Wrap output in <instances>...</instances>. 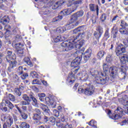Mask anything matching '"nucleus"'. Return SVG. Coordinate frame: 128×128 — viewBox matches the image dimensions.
I'll list each match as a JSON object with an SVG mask.
<instances>
[{
  "instance_id": "44",
  "label": "nucleus",
  "mask_w": 128,
  "mask_h": 128,
  "mask_svg": "<svg viewBox=\"0 0 128 128\" xmlns=\"http://www.w3.org/2000/svg\"><path fill=\"white\" fill-rule=\"evenodd\" d=\"M104 38H106V40L110 38V28H107L105 30L104 35Z\"/></svg>"
},
{
  "instance_id": "63",
  "label": "nucleus",
  "mask_w": 128,
  "mask_h": 128,
  "mask_svg": "<svg viewBox=\"0 0 128 128\" xmlns=\"http://www.w3.org/2000/svg\"><path fill=\"white\" fill-rule=\"evenodd\" d=\"M50 36H52H52H54V34H56V31L54 30H50Z\"/></svg>"
},
{
  "instance_id": "1",
  "label": "nucleus",
  "mask_w": 128,
  "mask_h": 128,
  "mask_svg": "<svg viewBox=\"0 0 128 128\" xmlns=\"http://www.w3.org/2000/svg\"><path fill=\"white\" fill-rule=\"evenodd\" d=\"M89 74L96 79L93 82L94 86H96V84H106L110 80V78L106 76V74L104 72H98L94 68H90Z\"/></svg>"
},
{
  "instance_id": "20",
  "label": "nucleus",
  "mask_w": 128,
  "mask_h": 128,
  "mask_svg": "<svg viewBox=\"0 0 128 128\" xmlns=\"http://www.w3.org/2000/svg\"><path fill=\"white\" fill-rule=\"evenodd\" d=\"M92 54L90 52V50H87L84 54V60L82 61L83 64H86V62L90 60V58Z\"/></svg>"
},
{
  "instance_id": "40",
  "label": "nucleus",
  "mask_w": 128,
  "mask_h": 128,
  "mask_svg": "<svg viewBox=\"0 0 128 128\" xmlns=\"http://www.w3.org/2000/svg\"><path fill=\"white\" fill-rule=\"evenodd\" d=\"M20 29L18 28V27L16 26V24H14V26L12 27V34H16V33L18 32H19Z\"/></svg>"
},
{
  "instance_id": "58",
  "label": "nucleus",
  "mask_w": 128,
  "mask_h": 128,
  "mask_svg": "<svg viewBox=\"0 0 128 128\" xmlns=\"http://www.w3.org/2000/svg\"><path fill=\"white\" fill-rule=\"evenodd\" d=\"M15 108L19 113L22 114V109L20 107V104H15Z\"/></svg>"
},
{
  "instance_id": "11",
  "label": "nucleus",
  "mask_w": 128,
  "mask_h": 128,
  "mask_svg": "<svg viewBox=\"0 0 128 128\" xmlns=\"http://www.w3.org/2000/svg\"><path fill=\"white\" fill-rule=\"evenodd\" d=\"M115 52L117 56H122L123 54L126 52V48L124 47L122 44L118 45L117 48H116Z\"/></svg>"
},
{
  "instance_id": "64",
  "label": "nucleus",
  "mask_w": 128,
  "mask_h": 128,
  "mask_svg": "<svg viewBox=\"0 0 128 128\" xmlns=\"http://www.w3.org/2000/svg\"><path fill=\"white\" fill-rule=\"evenodd\" d=\"M21 108H22L23 112H26L28 110V106H22Z\"/></svg>"
},
{
  "instance_id": "50",
  "label": "nucleus",
  "mask_w": 128,
  "mask_h": 128,
  "mask_svg": "<svg viewBox=\"0 0 128 128\" xmlns=\"http://www.w3.org/2000/svg\"><path fill=\"white\" fill-rule=\"evenodd\" d=\"M20 116L22 120H27L28 118V114L24 112H21V113H20Z\"/></svg>"
},
{
  "instance_id": "15",
  "label": "nucleus",
  "mask_w": 128,
  "mask_h": 128,
  "mask_svg": "<svg viewBox=\"0 0 128 128\" xmlns=\"http://www.w3.org/2000/svg\"><path fill=\"white\" fill-rule=\"evenodd\" d=\"M86 36V32H83L82 33H78V35L76 36H72L71 38H72L71 40L72 42H76V40H82Z\"/></svg>"
},
{
  "instance_id": "8",
  "label": "nucleus",
  "mask_w": 128,
  "mask_h": 128,
  "mask_svg": "<svg viewBox=\"0 0 128 128\" xmlns=\"http://www.w3.org/2000/svg\"><path fill=\"white\" fill-rule=\"evenodd\" d=\"M120 26L122 28H119V32L121 34H128V28H126L128 24L124 20H120Z\"/></svg>"
},
{
  "instance_id": "6",
  "label": "nucleus",
  "mask_w": 128,
  "mask_h": 128,
  "mask_svg": "<svg viewBox=\"0 0 128 128\" xmlns=\"http://www.w3.org/2000/svg\"><path fill=\"white\" fill-rule=\"evenodd\" d=\"M80 67L76 68H74L72 69L71 73L69 74V75L66 79L67 82H68L70 84H72L76 82V75L78 74ZM74 78V80H73Z\"/></svg>"
},
{
  "instance_id": "14",
  "label": "nucleus",
  "mask_w": 128,
  "mask_h": 128,
  "mask_svg": "<svg viewBox=\"0 0 128 128\" xmlns=\"http://www.w3.org/2000/svg\"><path fill=\"white\" fill-rule=\"evenodd\" d=\"M14 124V118L12 116H7L6 122L3 124L2 128H10Z\"/></svg>"
},
{
  "instance_id": "30",
  "label": "nucleus",
  "mask_w": 128,
  "mask_h": 128,
  "mask_svg": "<svg viewBox=\"0 0 128 128\" xmlns=\"http://www.w3.org/2000/svg\"><path fill=\"white\" fill-rule=\"evenodd\" d=\"M106 52H104V50H101L99 51L96 55L97 58L98 60H102L104 56V54H106Z\"/></svg>"
},
{
  "instance_id": "16",
  "label": "nucleus",
  "mask_w": 128,
  "mask_h": 128,
  "mask_svg": "<svg viewBox=\"0 0 128 128\" xmlns=\"http://www.w3.org/2000/svg\"><path fill=\"white\" fill-rule=\"evenodd\" d=\"M89 8L90 12H94L96 11V16H98V14L100 12V8L98 7V5L96 6L94 4H90Z\"/></svg>"
},
{
  "instance_id": "4",
  "label": "nucleus",
  "mask_w": 128,
  "mask_h": 128,
  "mask_svg": "<svg viewBox=\"0 0 128 128\" xmlns=\"http://www.w3.org/2000/svg\"><path fill=\"white\" fill-rule=\"evenodd\" d=\"M103 72H108L109 70L110 72V76H112V78H113V80L116 78L118 77V73L114 67H110V68L108 64H103Z\"/></svg>"
},
{
  "instance_id": "48",
  "label": "nucleus",
  "mask_w": 128,
  "mask_h": 128,
  "mask_svg": "<svg viewBox=\"0 0 128 128\" xmlns=\"http://www.w3.org/2000/svg\"><path fill=\"white\" fill-rule=\"evenodd\" d=\"M76 16L78 18H82V16H84V10H79L76 12L74 13Z\"/></svg>"
},
{
  "instance_id": "22",
  "label": "nucleus",
  "mask_w": 128,
  "mask_h": 128,
  "mask_svg": "<svg viewBox=\"0 0 128 128\" xmlns=\"http://www.w3.org/2000/svg\"><path fill=\"white\" fill-rule=\"evenodd\" d=\"M122 64H126V62H128V53L123 54L120 59Z\"/></svg>"
},
{
  "instance_id": "61",
  "label": "nucleus",
  "mask_w": 128,
  "mask_h": 128,
  "mask_svg": "<svg viewBox=\"0 0 128 128\" xmlns=\"http://www.w3.org/2000/svg\"><path fill=\"white\" fill-rule=\"evenodd\" d=\"M35 114H39L40 115L42 114V112H40V110L38 108L35 109Z\"/></svg>"
},
{
  "instance_id": "3",
  "label": "nucleus",
  "mask_w": 128,
  "mask_h": 128,
  "mask_svg": "<svg viewBox=\"0 0 128 128\" xmlns=\"http://www.w3.org/2000/svg\"><path fill=\"white\" fill-rule=\"evenodd\" d=\"M78 19V16H76L75 13L73 14L70 17V22H68L66 24V26H68V30H72L76 26H78L80 24V21L76 22ZM74 22H75L74 24Z\"/></svg>"
},
{
  "instance_id": "39",
  "label": "nucleus",
  "mask_w": 128,
  "mask_h": 128,
  "mask_svg": "<svg viewBox=\"0 0 128 128\" xmlns=\"http://www.w3.org/2000/svg\"><path fill=\"white\" fill-rule=\"evenodd\" d=\"M16 74L18 76H22V74H24V67H22V66H20L18 68Z\"/></svg>"
},
{
  "instance_id": "17",
  "label": "nucleus",
  "mask_w": 128,
  "mask_h": 128,
  "mask_svg": "<svg viewBox=\"0 0 128 128\" xmlns=\"http://www.w3.org/2000/svg\"><path fill=\"white\" fill-rule=\"evenodd\" d=\"M9 63V66L8 68V72H14V68L16 66L18 62L16 60L13 61V62H8Z\"/></svg>"
},
{
  "instance_id": "49",
  "label": "nucleus",
  "mask_w": 128,
  "mask_h": 128,
  "mask_svg": "<svg viewBox=\"0 0 128 128\" xmlns=\"http://www.w3.org/2000/svg\"><path fill=\"white\" fill-rule=\"evenodd\" d=\"M106 13H103L100 16V20L102 22H104L106 21Z\"/></svg>"
},
{
  "instance_id": "62",
  "label": "nucleus",
  "mask_w": 128,
  "mask_h": 128,
  "mask_svg": "<svg viewBox=\"0 0 128 128\" xmlns=\"http://www.w3.org/2000/svg\"><path fill=\"white\" fill-rule=\"evenodd\" d=\"M8 116H6L5 115H2L1 116V120H2V122H5Z\"/></svg>"
},
{
  "instance_id": "19",
  "label": "nucleus",
  "mask_w": 128,
  "mask_h": 128,
  "mask_svg": "<svg viewBox=\"0 0 128 128\" xmlns=\"http://www.w3.org/2000/svg\"><path fill=\"white\" fill-rule=\"evenodd\" d=\"M4 38L7 40L6 42H8V44H12V41H10V38H12V32L10 30H7L5 32Z\"/></svg>"
},
{
  "instance_id": "57",
  "label": "nucleus",
  "mask_w": 128,
  "mask_h": 128,
  "mask_svg": "<svg viewBox=\"0 0 128 128\" xmlns=\"http://www.w3.org/2000/svg\"><path fill=\"white\" fill-rule=\"evenodd\" d=\"M18 80H20V78H18V76L16 75V74H14L13 76V80L15 82H18Z\"/></svg>"
},
{
  "instance_id": "42",
  "label": "nucleus",
  "mask_w": 128,
  "mask_h": 128,
  "mask_svg": "<svg viewBox=\"0 0 128 128\" xmlns=\"http://www.w3.org/2000/svg\"><path fill=\"white\" fill-rule=\"evenodd\" d=\"M71 7L70 8H68L71 14H72V12H74L76 10H78V6L75 5L74 4H72V6H70Z\"/></svg>"
},
{
  "instance_id": "45",
  "label": "nucleus",
  "mask_w": 128,
  "mask_h": 128,
  "mask_svg": "<svg viewBox=\"0 0 128 128\" xmlns=\"http://www.w3.org/2000/svg\"><path fill=\"white\" fill-rule=\"evenodd\" d=\"M40 106V108L44 112H50V109H48V107L47 106L43 104H41Z\"/></svg>"
},
{
  "instance_id": "9",
  "label": "nucleus",
  "mask_w": 128,
  "mask_h": 128,
  "mask_svg": "<svg viewBox=\"0 0 128 128\" xmlns=\"http://www.w3.org/2000/svg\"><path fill=\"white\" fill-rule=\"evenodd\" d=\"M61 46L64 48V52H70L74 48V43L70 42L64 41L61 44Z\"/></svg>"
},
{
  "instance_id": "35",
  "label": "nucleus",
  "mask_w": 128,
  "mask_h": 128,
  "mask_svg": "<svg viewBox=\"0 0 128 128\" xmlns=\"http://www.w3.org/2000/svg\"><path fill=\"white\" fill-rule=\"evenodd\" d=\"M24 62H26L28 64V66H30V68L34 66V64H32V62L30 60V59L28 57H25L24 58Z\"/></svg>"
},
{
  "instance_id": "13",
  "label": "nucleus",
  "mask_w": 128,
  "mask_h": 128,
  "mask_svg": "<svg viewBox=\"0 0 128 128\" xmlns=\"http://www.w3.org/2000/svg\"><path fill=\"white\" fill-rule=\"evenodd\" d=\"M16 58V54H14V53L12 54V52L10 50L7 51V54L6 56V60L8 62H14V61H12V60H14Z\"/></svg>"
},
{
  "instance_id": "21",
  "label": "nucleus",
  "mask_w": 128,
  "mask_h": 128,
  "mask_svg": "<svg viewBox=\"0 0 128 128\" xmlns=\"http://www.w3.org/2000/svg\"><path fill=\"white\" fill-rule=\"evenodd\" d=\"M111 30V33L113 38H116L118 34V27H116V26L114 25Z\"/></svg>"
},
{
  "instance_id": "41",
  "label": "nucleus",
  "mask_w": 128,
  "mask_h": 128,
  "mask_svg": "<svg viewBox=\"0 0 128 128\" xmlns=\"http://www.w3.org/2000/svg\"><path fill=\"white\" fill-rule=\"evenodd\" d=\"M96 32L101 34H104V28L100 26H98L96 27Z\"/></svg>"
},
{
  "instance_id": "52",
  "label": "nucleus",
  "mask_w": 128,
  "mask_h": 128,
  "mask_svg": "<svg viewBox=\"0 0 128 128\" xmlns=\"http://www.w3.org/2000/svg\"><path fill=\"white\" fill-rule=\"evenodd\" d=\"M106 62H112V55L108 54L106 56Z\"/></svg>"
},
{
  "instance_id": "47",
  "label": "nucleus",
  "mask_w": 128,
  "mask_h": 128,
  "mask_svg": "<svg viewBox=\"0 0 128 128\" xmlns=\"http://www.w3.org/2000/svg\"><path fill=\"white\" fill-rule=\"evenodd\" d=\"M72 2L73 4H74L75 6H81V4H84V0H76Z\"/></svg>"
},
{
  "instance_id": "26",
  "label": "nucleus",
  "mask_w": 128,
  "mask_h": 128,
  "mask_svg": "<svg viewBox=\"0 0 128 128\" xmlns=\"http://www.w3.org/2000/svg\"><path fill=\"white\" fill-rule=\"evenodd\" d=\"M68 28V26H66V24L65 26H60L57 28V32L59 34H64V32H66V30H68L70 29Z\"/></svg>"
},
{
  "instance_id": "28",
  "label": "nucleus",
  "mask_w": 128,
  "mask_h": 128,
  "mask_svg": "<svg viewBox=\"0 0 128 128\" xmlns=\"http://www.w3.org/2000/svg\"><path fill=\"white\" fill-rule=\"evenodd\" d=\"M32 118H33L34 120L36 121V124H38V122H39V124H42V122H40V120H42V115L34 114Z\"/></svg>"
},
{
  "instance_id": "56",
  "label": "nucleus",
  "mask_w": 128,
  "mask_h": 128,
  "mask_svg": "<svg viewBox=\"0 0 128 128\" xmlns=\"http://www.w3.org/2000/svg\"><path fill=\"white\" fill-rule=\"evenodd\" d=\"M21 78L22 80H26L28 76V73H23L22 74H21Z\"/></svg>"
},
{
  "instance_id": "59",
  "label": "nucleus",
  "mask_w": 128,
  "mask_h": 128,
  "mask_svg": "<svg viewBox=\"0 0 128 128\" xmlns=\"http://www.w3.org/2000/svg\"><path fill=\"white\" fill-rule=\"evenodd\" d=\"M100 44V39H96V40H94L93 45L96 46Z\"/></svg>"
},
{
  "instance_id": "12",
  "label": "nucleus",
  "mask_w": 128,
  "mask_h": 128,
  "mask_svg": "<svg viewBox=\"0 0 128 128\" xmlns=\"http://www.w3.org/2000/svg\"><path fill=\"white\" fill-rule=\"evenodd\" d=\"M24 100L20 102V104L22 106H28L30 104V102H32V98L28 96L26 94H24L22 97Z\"/></svg>"
},
{
  "instance_id": "7",
  "label": "nucleus",
  "mask_w": 128,
  "mask_h": 128,
  "mask_svg": "<svg viewBox=\"0 0 128 128\" xmlns=\"http://www.w3.org/2000/svg\"><path fill=\"white\" fill-rule=\"evenodd\" d=\"M78 92L79 94H84L88 96H90L94 94V87L91 86L88 88H86L85 89L82 88H79L78 90Z\"/></svg>"
},
{
  "instance_id": "34",
  "label": "nucleus",
  "mask_w": 128,
  "mask_h": 128,
  "mask_svg": "<svg viewBox=\"0 0 128 128\" xmlns=\"http://www.w3.org/2000/svg\"><path fill=\"white\" fill-rule=\"evenodd\" d=\"M60 14H63L64 16H69V14H70L71 12L69 9V8L64 10H63L60 12Z\"/></svg>"
},
{
  "instance_id": "37",
  "label": "nucleus",
  "mask_w": 128,
  "mask_h": 128,
  "mask_svg": "<svg viewBox=\"0 0 128 128\" xmlns=\"http://www.w3.org/2000/svg\"><path fill=\"white\" fill-rule=\"evenodd\" d=\"M64 36L62 37V36L60 35L56 36L54 38V42H62L64 39H62Z\"/></svg>"
},
{
  "instance_id": "10",
  "label": "nucleus",
  "mask_w": 128,
  "mask_h": 128,
  "mask_svg": "<svg viewBox=\"0 0 128 128\" xmlns=\"http://www.w3.org/2000/svg\"><path fill=\"white\" fill-rule=\"evenodd\" d=\"M82 54H81L80 56H77L72 60L70 64L71 68H80L78 66H80V62H82Z\"/></svg>"
},
{
  "instance_id": "54",
  "label": "nucleus",
  "mask_w": 128,
  "mask_h": 128,
  "mask_svg": "<svg viewBox=\"0 0 128 128\" xmlns=\"http://www.w3.org/2000/svg\"><path fill=\"white\" fill-rule=\"evenodd\" d=\"M32 84H41L40 81L38 79L34 80L32 82Z\"/></svg>"
},
{
  "instance_id": "23",
  "label": "nucleus",
  "mask_w": 128,
  "mask_h": 128,
  "mask_svg": "<svg viewBox=\"0 0 128 128\" xmlns=\"http://www.w3.org/2000/svg\"><path fill=\"white\" fill-rule=\"evenodd\" d=\"M22 90H24V87L22 86H20L18 88H16L14 89V94L16 96H20Z\"/></svg>"
},
{
  "instance_id": "46",
  "label": "nucleus",
  "mask_w": 128,
  "mask_h": 128,
  "mask_svg": "<svg viewBox=\"0 0 128 128\" xmlns=\"http://www.w3.org/2000/svg\"><path fill=\"white\" fill-rule=\"evenodd\" d=\"M20 128H30V124L26 122H22L20 125Z\"/></svg>"
},
{
  "instance_id": "33",
  "label": "nucleus",
  "mask_w": 128,
  "mask_h": 128,
  "mask_svg": "<svg viewBox=\"0 0 128 128\" xmlns=\"http://www.w3.org/2000/svg\"><path fill=\"white\" fill-rule=\"evenodd\" d=\"M120 70L121 72L122 80H126V69L125 68H120Z\"/></svg>"
},
{
  "instance_id": "5",
  "label": "nucleus",
  "mask_w": 128,
  "mask_h": 128,
  "mask_svg": "<svg viewBox=\"0 0 128 128\" xmlns=\"http://www.w3.org/2000/svg\"><path fill=\"white\" fill-rule=\"evenodd\" d=\"M116 112L117 114H113L112 116H110L112 120H118V118L122 115L123 112L128 114V107L124 108V110L120 107H118L116 110Z\"/></svg>"
},
{
  "instance_id": "18",
  "label": "nucleus",
  "mask_w": 128,
  "mask_h": 128,
  "mask_svg": "<svg viewBox=\"0 0 128 128\" xmlns=\"http://www.w3.org/2000/svg\"><path fill=\"white\" fill-rule=\"evenodd\" d=\"M74 42V46L76 50H80L82 46L84 44V42H86V41L84 40H76V42Z\"/></svg>"
},
{
  "instance_id": "25",
  "label": "nucleus",
  "mask_w": 128,
  "mask_h": 128,
  "mask_svg": "<svg viewBox=\"0 0 128 128\" xmlns=\"http://www.w3.org/2000/svg\"><path fill=\"white\" fill-rule=\"evenodd\" d=\"M64 3V1L60 0L56 2L54 6H52V10H56L58 8H60V6H62V4Z\"/></svg>"
},
{
  "instance_id": "2",
  "label": "nucleus",
  "mask_w": 128,
  "mask_h": 128,
  "mask_svg": "<svg viewBox=\"0 0 128 128\" xmlns=\"http://www.w3.org/2000/svg\"><path fill=\"white\" fill-rule=\"evenodd\" d=\"M43 120L44 122L48 124L50 126H56L58 128H66V125H64V124L60 122V121H57L56 118L54 116H50V118L44 116L43 117Z\"/></svg>"
},
{
  "instance_id": "43",
  "label": "nucleus",
  "mask_w": 128,
  "mask_h": 128,
  "mask_svg": "<svg viewBox=\"0 0 128 128\" xmlns=\"http://www.w3.org/2000/svg\"><path fill=\"white\" fill-rule=\"evenodd\" d=\"M0 108L2 112H8V107L6 106V104L4 102H2L0 104Z\"/></svg>"
},
{
  "instance_id": "31",
  "label": "nucleus",
  "mask_w": 128,
  "mask_h": 128,
  "mask_svg": "<svg viewBox=\"0 0 128 128\" xmlns=\"http://www.w3.org/2000/svg\"><path fill=\"white\" fill-rule=\"evenodd\" d=\"M30 98L32 100V104L34 106L38 107V100L32 94H30Z\"/></svg>"
},
{
  "instance_id": "53",
  "label": "nucleus",
  "mask_w": 128,
  "mask_h": 128,
  "mask_svg": "<svg viewBox=\"0 0 128 128\" xmlns=\"http://www.w3.org/2000/svg\"><path fill=\"white\" fill-rule=\"evenodd\" d=\"M76 0H68V2L67 4V6L68 8H70V6H72L74 4V2H76Z\"/></svg>"
},
{
  "instance_id": "38",
  "label": "nucleus",
  "mask_w": 128,
  "mask_h": 128,
  "mask_svg": "<svg viewBox=\"0 0 128 128\" xmlns=\"http://www.w3.org/2000/svg\"><path fill=\"white\" fill-rule=\"evenodd\" d=\"M88 125L92 128H98V126H96V121L92 120L89 122Z\"/></svg>"
},
{
  "instance_id": "24",
  "label": "nucleus",
  "mask_w": 128,
  "mask_h": 128,
  "mask_svg": "<svg viewBox=\"0 0 128 128\" xmlns=\"http://www.w3.org/2000/svg\"><path fill=\"white\" fill-rule=\"evenodd\" d=\"M84 28H86V26H82L76 28L74 30V34H78V32H80V34H82L84 32V30H86Z\"/></svg>"
},
{
  "instance_id": "27",
  "label": "nucleus",
  "mask_w": 128,
  "mask_h": 128,
  "mask_svg": "<svg viewBox=\"0 0 128 128\" xmlns=\"http://www.w3.org/2000/svg\"><path fill=\"white\" fill-rule=\"evenodd\" d=\"M9 22L10 18L8 16H4L0 20V24H8Z\"/></svg>"
},
{
  "instance_id": "51",
  "label": "nucleus",
  "mask_w": 128,
  "mask_h": 128,
  "mask_svg": "<svg viewBox=\"0 0 128 128\" xmlns=\"http://www.w3.org/2000/svg\"><path fill=\"white\" fill-rule=\"evenodd\" d=\"M8 98L11 100V102H14L16 100V98H14V96L8 94Z\"/></svg>"
},
{
  "instance_id": "32",
  "label": "nucleus",
  "mask_w": 128,
  "mask_h": 128,
  "mask_svg": "<svg viewBox=\"0 0 128 128\" xmlns=\"http://www.w3.org/2000/svg\"><path fill=\"white\" fill-rule=\"evenodd\" d=\"M4 102H4V103L5 104V105L6 106H8L10 108V110H12V108H14V104H12V103L8 100H4Z\"/></svg>"
},
{
  "instance_id": "60",
  "label": "nucleus",
  "mask_w": 128,
  "mask_h": 128,
  "mask_svg": "<svg viewBox=\"0 0 128 128\" xmlns=\"http://www.w3.org/2000/svg\"><path fill=\"white\" fill-rule=\"evenodd\" d=\"M38 128H50V125H41L38 127Z\"/></svg>"
},
{
  "instance_id": "55",
  "label": "nucleus",
  "mask_w": 128,
  "mask_h": 128,
  "mask_svg": "<svg viewBox=\"0 0 128 128\" xmlns=\"http://www.w3.org/2000/svg\"><path fill=\"white\" fill-rule=\"evenodd\" d=\"M53 114H54V116H56V118L58 117V116H60V112H58L56 110H53Z\"/></svg>"
},
{
  "instance_id": "36",
  "label": "nucleus",
  "mask_w": 128,
  "mask_h": 128,
  "mask_svg": "<svg viewBox=\"0 0 128 128\" xmlns=\"http://www.w3.org/2000/svg\"><path fill=\"white\" fill-rule=\"evenodd\" d=\"M102 34L98 33L96 31H94L93 34L94 40H100V38H102Z\"/></svg>"
},
{
  "instance_id": "29",
  "label": "nucleus",
  "mask_w": 128,
  "mask_h": 128,
  "mask_svg": "<svg viewBox=\"0 0 128 128\" xmlns=\"http://www.w3.org/2000/svg\"><path fill=\"white\" fill-rule=\"evenodd\" d=\"M17 52L19 54H24V44H19L18 46L16 48Z\"/></svg>"
}]
</instances>
